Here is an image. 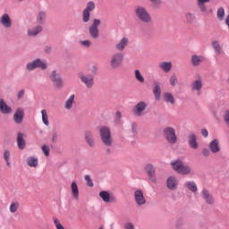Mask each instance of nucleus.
Returning <instances> with one entry per match:
<instances>
[{
  "instance_id": "obj_53",
  "label": "nucleus",
  "mask_w": 229,
  "mask_h": 229,
  "mask_svg": "<svg viewBox=\"0 0 229 229\" xmlns=\"http://www.w3.org/2000/svg\"><path fill=\"white\" fill-rule=\"evenodd\" d=\"M57 140H58V133L56 131H54L52 133V142L54 144H55V142H57Z\"/></svg>"
},
{
  "instance_id": "obj_50",
  "label": "nucleus",
  "mask_w": 229,
  "mask_h": 229,
  "mask_svg": "<svg viewBox=\"0 0 229 229\" xmlns=\"http://www.w3.org/2000/svg\"><path fill=\"white\" fill-rule=\"evenodd\" d=\"M24 94H26V91L24 89H21L18 93H17V100L21 101V99H22V98H24Z\"/></svg>"
},
{
  "instance_id": "obj_23",
  "label": "nucleus",
  "mask_w": 229,
  "mask_h": 229,
  "mask_svg": "<svg viewBox=\"0 0 229 229\" xmlns=\"http://www.w3.org/2000/svg\"><path fill=\"white\" fill-rule=\"evenodd\" d=\"M130 40L128 38H123L116 45H115V49L116 51H119L121 53L122 51H124L126 47H128Z\"/></svg>"
},
{
  "instance_id": "obj_26",
  "label": "nucleus",
  "mask_w": 229,
  "mask_h": 229,
  "mask_svg": "<svg viewBox=\"0 0 229 229\" xmlns=\"http://www.w3.org/2000/svg\"><path fill=\"white\" fill-rule=\"evenodd\" d=\"M208 148L211 153H219V151H221V147L219 146V140L217 139L213 140L209 143Z\"/></svg>"
},
{
  "instance_id": "obj_19",
  "label": "nucleus",
  "mask_w": 229,
  "mask_h": 229,
  "mask_svg": "<svg viewBox=\"0 0 229 229\" xmlns=\"http://www.w3.org/2000/svg\"><path fill=\"white\" fill-rule=\"evenodd\" d=\"M23 119H24V109L22 107H19L16 109L13 114L14 123H16V124H21Z\"/></svg>"
},
{
  "instance_id": "obj_59",
  "label": "nucleus",
  "mask_w": 229,
  "mask_h": 229,
  "mask_svg": "<svg viewBox=\"0 0 229 229\" xmlns=\"http://www.w3.org/2000/svg\"><path fill=\"white\" fill-rule=\"evenodd\" d=\"M115 117L116 119H122L123 118V114H121L120 111H117L115 114Z\"/></svg>"
},
{
  "instance_id": "obj_20",
  "label": "nucleus",
  "mask_w": 229,
  "mask_h": 229,
  "mask_svg": "<svg viewBox=\"0 0 229 229\" xmlns=\"http://www.w3.org/2000/svg\"><path fill=\"white\" fill-rule=\"evenodd\" d=\"M188 144L191 149H198L199 144H198V136L194 133H190L188 135Z\"/></svg>"
},
{
  "instance_id": "obj_38",
  "label": "nucleus",
  "mask_w": 229,
  "mask_h": 229,
  "mask_svg": "<svg viewBox=\"0 0 229 229\" xmlns=\"http://www.w3.org/2000/svg\"><path fill=\"white\" fill-rule=\"evenodd\" d=\"M185 187H187V189H189V191H191V192H198V186L194 182H187L185 183Z\"/></svg>"
},
{
  "instance_id": "obj_13",
  "label": "nucleus",
  "mask_w": 229,
  "mask_h": 229,
  "mask_svg": "<svg viewBox=\"0 0 229 229\" xmlns=\"http://www.w3.org/2000/svg\"><path fill=\"white\" fill-rule=\"evenodd\" d=\"M79 78L81 81L86 85L87 89H92V87H94V76L81 73Z\"/></svg>"
},
{
  "instance_id": "obj_63",
  "label": "nucleus",
  "mask_w": 229,
  "mask_h": 229,
  "mask_svg": "<svg viewBox=\"0 0 229 229\" xmlns=\"http://www.w3.org/2000/svg\"><path fill=\"white\" fill-rule=\"evenodd\" d=\"M5 162H6L8 167H11V166H12V165L10 164V160H7V161H5Z\"/></svg>"
},
{
  "instance_id": "obj_30",
  "label": "nucleus",
  "mask_w": 229,
  "mask_h": 229,
  "mask_svg": "<svg viewBox=\"0 0 229 229\" xmlns=\"http://www.w3.org/2000/svg\"><path fill=\"white\" fill-rule=\"evenodd\" d=\"M163 99L165 103H168L169 105H174L175 103L174 96H173L170 92L164 93Z\"/></svg>"
},
{
  "instance_id": "obj_5",
  "label": "nucleus",
  "mask_w": 229,
  "mask_h": 229,
  "mask_svg": "<svg viewBox=\"0 0 229 229\" xmlns=\"http://www.w3.org/2000/svg\"><path fill=\"white\" fill-rule=\"evenodd\" d=\"M124 62V54L123 52H116L111 55L110 58V67L111 69H119Z\"/></svg>"
},
{
  "instance_id": "obj_33",
  "label": "nucleus",
  "mask_w": 229,
  "mask_h": 229,
  "mask_svg": "<svg viewBox=\"0 0 229 229\" xmlns=\"http://www.w3.org/2000/svg\"><path fill=\"white\" fill-rule=\"evenodd\" d=\"M71 187H72V192L74 199H78V198H80V191L78 190V183H76V182H72Z\"/></svg>"
},
{
  "instance_id": "obj_39",
  "label": "nucleus",
  "mask_w": 229,
  "mask_h": 229,
  "mask_svg": "<svg viewBox=\"0 0 229 229\" xmlns=\"http://www.w3.org/2000/svg\"><path fill=\"white\" fill-rule=\"evenodd\" d=\"M9 210L12 214H15L19 210V201H13L10 205Z\"/></svg>"
},
{
  "instance_id": "obj_9",
  "label": "nucleus",
  "mask_w": 229,
  "mask_h": 229,
  "mask_svg": "<svg viewBox=\"0 0 229 229\" xmlns=\"http://www.w3.org/2000/svg\"><path fill=\"white\" fill-rule=\"evenodd\" d=\"M144 171L151 183H157V168L153 164L148 163L144 166Z\"/></svg>"
},
{
  "instance_id": "obj_57",
  "label": "nucleus",
  "mask_w": 229,
  "mask_h": 229,
  "mask_svg": "<svg viewBox=\"0 0 229 229\" xmlns=\"http://www.w3.org/2000/svg\"><path fill=\"white\" fill-rule=\"evenodd\" d=\"M89 71L93 73V74H98V66L93 65L89 68Z\"/></svg>"
},
{
  "instance_id": "obj_7",
  "label": "nucleus",
  "mask_w": 229,
  "mask_h": 229,
  "mask_svg": "<svg viewBox=\"0 0 229 229\" xmlns=\"http://www.w3.org/2000/svg\"><path fill=\"white\" fill-rule=\"evenodd\" d=\"M27 71H35V69H41V71H46L47 69V64L43 62L40 58H38L26 64Z\"/></svg>"
},
{
  "instance_id": "obj_61",
  "label": "nucleus",
  "mask_w": 229,
  "mask_h": 229,
  "mask_svg": "<svg viewBox=\"0 0 229 229\" xmlns=\"http://www.w3.org/2000/svg\"><path fill=\"white\" fill-rule=\"evenodd\" d=\"M225 24L226 26H228L229 28V14L227 15L226 19H225Z\"/></svg>"
},
{
  "instance_id": "obj_45",
  "label": "nucleus",
  "mask_w": 229,
  "mask_h": 229,
  "mask_svg": "<svg viewBox=\"0 0 229 229\" xmlns=\"http://www.w3.org/2000/svg\"><path fill=\"white\" fill-rule=\"evenodd\" d=\"M41 149H42L45 157H49V153L51 151V148H49V147L47 145H43L41 147Z\"/></svg>"
},
{
  "instance_id": "obj_15",
  "label": "nucleus",
  "mask_w": 229,
  "mask_h": 229,
  "mask_svg": "<svg viewBox=\"0 0 229 229\" xmlns=\"http://www.w3.org/2000/svg\"><path fill=\"white\" fill-rule=\"evenodd\" d=\"M0 24L3 26V28H5V30H10L12 28V18H10V14L4 13L0 18Z\"/></svg>"
},
{
  "instance_id": "obj_10",
  "label": "nucleus",
  "mask_w": 229,
  "mask_h": 229,
  "mask_svg": "<svg viewBox=\"0 0 229 229\" xmlns=\"http://www.w3.org/2000/svg\"><path fill=\"white\" fill-rule=\"evenodd\" d=\"M94 10H96V3L94 1L88 2L82 12V22L87 23L90 21V12H94Z\"/></svg>"
},
{
  "instance_id": "obj_2",
  "label": "nucleus",
  "mask_w": 229,
  "mask_h": 229,
  "mask_svg": "<svg viewBox=\"0 0 229 229\" xmlns=\"http://www.w3.org/2000/svg\"><path fill=\"white\" fill-rule=\"evenodd\" d=\"M134 13L138 21L143 24H151L153 18L151 14L148 12V9L142 5H138L134 8Z\"/></svg>"
},
{
  "instance_id": "obj_54",
  "label": "nucleus",
  "mask_w": 229,
  "mask_h": 229,
  "mask_svg": "<svg viewBox=\"0 0 229 229\" xmlns=\"http://www.w3.org/2000/svg\"><path fill=\"white\" fill-rule=\"evenodd\" d=\"M4 158L5 162H8V160H10V150H4Z\"/></svg>"
},
{
  "instance_id": "obj_4",
  "label": "nucleus",
  "mask_w": 229,
  "mask_h": 229,
  "mask_svg": "<svg viewBox=\"0 0 229 229\" xmlns=\"http://www.w3.org/2000/svg\"><path fill=\"white\" fill-rule=\"evenodd\" d=\"M163 135L168 142V144H176L178 142V136L176 135V130L173 127H165L163 130Z\"/></svg>"
},
{
  "instance_id": "obj_51",
  "label": "nucleus",
  "mask_w": 229,
  "mask_h": 229,
  "mask_svg": "<svg viewBox=\"0 0 229 229\" xmlns=\"http://www.w3.org/2000/svg\"><path fill=\"white\" fill-rule=\"evenodd\" d=\"M44 53L46 55H51V53H53V47L46 46L45 48H44Z\"/></svg>"
},
{
  "instance_id": "obj_40",
  "label": "nucleus",
  "mask_w": 229,
  "mask_h": 229,
  "mask_svg": "<svg viewBox=\"0 0 229 229\" xmlns=\"http://www.w3.org/2000/svg\"><path fill=\"white\" fill-rule=\"evenodd\" d=\"M216 17L220 21H225V8L219 7L217 9Z\"/></svg>"
},
{
  "instance_id": "obj_1",
  "label": "nucleus",
  "mask_w": 229,
  "mask_h": 229,
  "mask_svg": "<svg viewBox=\"0 0 229 229\" xmlns=\"http://www.w3.org/2000/svg\"><path fill=\"white\" fill-rule=\"evenodd\" d=\"M172 169L178 174L182 176H187L188 174H192V168L189 165L183 164L182 159H176L170 163Z\"/></svg>"
},
{
  "instance_id": "obj_41",
  "label": "nucleus",
  "mask_w": 229,
  "mask_h": 229,
  "mask_svg": "<svg viewBox=\"0 0 229 229\" xmlns=\"http://www.w3.org/2000/svg\"><path fill=\"white\" fill-rule=\"evenodd\" d=\"M134 76L137 81H140V83H144V76H142V73H140V71L135 70Z\"/></svg>"
},
{
  "instance_id": "obj_56",
  "label": "nucleus",
  "mask_w": 229,
  "mask_h": 229,
  "mask_svg": "<svg viewBox=\"0 0 229 229\" xmlns=\"http://www.w3.org/2000/svg\"><path fill=\"white\" fill-rule=\"evenodd\" d=\"M124 228L125 229H135V226L133 225V224L129 222V223L124 225Z\"/></svg>"
},
{
  "instance_id": "obj_46",
  "label": "nucleus",
  "mask_w": 229,
  "mask_h": 229,
  "mask_svg": "<svg viewBox=\"0 0 229 229\" xmlns=\"http://www.w3.org/2000/svg\"><path fill=\"white\" fill-rule=\"evenodd\" d=\"M176 83H178V78L176 77V74H173L170 78V84L172 87H175Z\"/></svg>"
},
{
  "instance_id": "obj_36",
  "label": "nucleus",
  "mask_w": 229,
  "mask_h": 229,
  "mask_svg": "<svg viewBox=\"0 0 229 229\" xmlns=\"http://www.w3.org/2000/svg\"><path fill=\"white\" fill-rule=\"evenodd\" d=\"M74 95H71L70 98L64 102L65 110H71L72 108V105H74Z\"/></svg>"
},
{
  "instance_id": "obj_55",
  "label": "nucleus",
  "mask_w": 229,
  "mask_h": 229,
  "mask_svg": "<svg viewBox=\"0 0 229 229\" xmlns=\"http://www.w3.org/2000/svg\"><path fill=\"white\" fill-rule=\"evenodd\" d=\"M202 155L206 157H210V150H208V148H203Z\"/></svg>"
},
{
  "instance_id": "obj_52",
  "label": "nucleus",
  "mask_w": 229,
  "mask_h": 229,
  "mask_svg": "<svg viewBox=\"0 0 229 229\" xmlns=\"http://www.w3.org/2000/svg\"><path fill=\"white\" fill-rule=\"evenodd\" d=\"M198 6H199L200 12H202V13L207 12V5H205V4L198 3Z\"/></svg>"
},
{
  "instance_id": "obj_24",
  "label": "nucleus",
  "mask_w": 229,
  "mask_h": 229,
  "mask_svg": "<svg viewBox=\"0 0 229 229\" xmlns=\"http://www.w3.org/2000/svg\"><path fill=\"white\" fill-rule=\"evenodd\" d=\"M44 30V27L42 25H38L32 29H29L27 31L28 37H37V35H39V33H42Z\"/></svg>"
},
{
  "instance_id": "obj_49",
  "label": "nucleus",
  "mask_w": 229,
  "mask_h": 229,
  "mask_svg": "<svg viewBox=\"0 0 229 229\" xmlns=\"http://www.w3.org/2000/svg\"><path fill=\"white\" fill-rule=\"evenodd\" d=\"M131 131L132 133V137H135V135H137V123H131Z\"/></svg>"
},
{
  "instance_id": "obj_17",
  "label": "nucleus",
  "mask_w": 229,
  "mask_h": 229,
  "mask_svg": "<svg viewBox=\"0 0 229 229\" xmlns=\"http://www.w3.org/2000/svg\"><path fill=\"white\" fill-rule=\"evenodd\" d=\"M148 108V104L144 101H140L133 108V114L137 115L138 117L142 116V113L144 110Z\"/></svg>"
},
{
  "instance_id": "obj_29",
  "label": "nucleus",
  "mask_w": 229,
  "mask_h": 229,
  "mask_svg": "<svg viewBox=\"0 0 229 229\" xmlns=\"http://www.w3.org/2000/svg\"><path fill=\"white\" fill-rule=\"evenodd\" d=\"M47 13L46 11H39L37 14V22L39 26H42L46 22Z\"/></svg>"
},
{
  "instance_id": "obj_58",
  "label": "nucleus",
  "mask_w": 229,
  "mask_h": 229,
  "mask_svg": "<svg viewBox=\"0 0 229 229\" xmlns=\"http://www.w3.org/2000/svg\"><path fill=\"white\" fill-rule=\"evenodd\" d=\"M200 133L203 137H208V131L207 129H201Z\"/></svg>"
},
{
  "instance_id": "obj_25",
  "label": "nucleus",
  "mask_w": 229,
  "mask_h": 229,
  "mask_svg": "<svg viewBox=\"0 0 229 229\" xmlns=\"http://www.w3.org/2000/svg\"><path fill=\"white\" fill-rule=\"evenodd\" d=\"M191 62L193 67H198L201 65L202 62H205V57L203 55H191Z\"/></svg>"
},
{
  "instance_id": "obj_21",
  "label": "nucleus",
  "mask_w": 229,
  "mask_h": 229,
  "mask_svg": "<svg viewBox=\"0 0 229 229\" xmlns=\"http://www.w3.org/2000/svg\"><path fill=\"white\" fill-rule=\"evenodd\" d=\"M153 85H154L153 94H154L157 101H158V100H160V96L162 94V89L160 88L161 83L158 81H154Z\"/></svg>"
},
{
  "instance_id": "obj_11",
  "label": "nucleus",
  "mask_w": 229,
  "mask_h": 229,
  "mask_svg": "<svg viewBox=\"0 0 229 229\" xmlns=\"http://www.w3.org/2000/svg\"><path fill=\"white\" fill-rule=\"evenodd\" d=\"M49 78L52 83H54V87H55V89L64 88V80H62V75H60L56 70L51 72Z\"/></svg>"
},
{
  "instance_id": "obj_22",
  "label": "nucleus",
  "mask_w": 229,
  "mask_h": 229,
  "mask_svg": "<svg viewBox=\"0 0 229 229\" xmlns=\"http://www.w3.org/2000/svg\"><path fill=\"white\" fill-rule=\"evenodd\" d=\"M166 187L170 191H176V189L178 188V181L176 180V177L174 176L168 177L166 181Z\"/></svg>"
},
{
  "instance_id": "obj_34",
  "label": "nucleus",
  "mask_w": 229,
  "mask_h": 229,
  "mask_svg": "<svg viewBox=\"0 0 229 229\" xmlns=\"http://www.w3.org/2000/svg\"><path fill=\"white\" fill-rule=\"evenodd\" d=\"M211 46L215 50V53H216V55H221V51H223V47H221V44H219V41L213 40L211 42Z\"/></svg>"
},
{
  "instance_id": "obj_60",
  "label": "nucleus",
  "mask_w": 229,
  "mask_h": 229,
  "mask_svg": "<svg viewBox=\"0 0 229 229\" xmlns=\"http://www.w3.org/2000/svg\"><path fill=\"white\" fill-rule=\"evenodd\" d=\"M198 1H199L198 3H202V4L210 3V0H198Z\"/></svg>"
},
{
  "instance_id": "obj_18",
  "label": "nucleus",
  "mask_w": 229,
  "mask_h": 229,
  "mask_svg": "<svg viewBox=\"0 0 229 229\" xmlns=\"http://www.w3.org/2000/svg\"><path fill=\"white\" fill-rule=\"evenodd\" d=\"M191 87L193 92H197V96H200L201 89H203V81L201 80V78L195 80L191 82Z\"/></svg>"
},
{
  "instance_id": "obj_28",
  "label": "nucleus",
  "mask_w": 229,
  "mask_h": 229,
  "mask_svg": "<svg viewBox=\"0 0 229 229\" xmlns=\"http://www.w3.org/2000/svg\"><path fill=\"white\" fill-rule=\"evenodd\" d=\"M0 112L5 114H12V107L8 106V104L3 98L0 99Z\"/></svg>"
},
{
  "instance_id": "obj_64",
  "label": "nucleus",
  "mask_w": 229,
  "mask_h": 229,
  "mask_svg": "<svg viewBox=\"0 0 229 229\" xmlns=\"http://www.w3.org/2000/svg\"><path fill=\"white\" fill-rule=\"evenodd\" d=\"M98 229H105V228H103V227H99Z\"/></svg>"
},
{
  "instance_id": "obj_27",
  "label": "nucleus",
  "mask_w": 229,
  "mask_h": 229,
  "mask_svg": "<svg viewBox=\"0 0 229 229\" xmlns=\"http://www.w3.org/2000/svg\"><path fill=\"white\" fill-rule=\"evenodd\" d=\"M17 146L19 149H26V140H24V134L22 132L17 133Z\"/></svg>"
},
{
  "instance_id": "obj_42",
  "label": "nucleus",
  "mask_w": 229,
  "mask_h": 229,
  "mask_svg": "<svg viewBox=\"0 0 229 229\" xmlns=\"http://www.w3.org/2000/svg\"><path fill=\"white\" fill-rule=\"evenodd\" d=\"M183 225H184L183 218L179 217V218H177V220L175 221L174 227H175L176 229H182V228H183Z\"/></svg>"
},
{
  "instance_id": "obj_6",
  "label": "nucleus",
  "mask_w": 229,
  "mask_h": 229,
  "mask_svg": "<svg viewBox=\"0 0 229 229\" xmlns=\"http://www.w3.org/2000/svg\"><path fill=\"white\" fill-rule=\"evenodd\" d=\"M99 26H101V20L94 19L93 23L89 27V35L93 40L99 38Z\"/></svg>"
},
{
  "instance_id": "obj_3",
  "label": "nucleus",
  "mask_w": 229,
  "mask_h": 229,
  "mask_svg": "<svg viewBox=\"0 0 229 229\" xmlns=\"http://www.w3.org/2000/svg\"><path fill=\"white\" fill-rule=\"evenodd\" d=\"M100 140L106 148L114 146V138H112V131L107 126H103L98 131Z\"/></svg>"
},
{
  "instance_id": "obj_16",
  "label": "nucleus",
  "mask_w": 229,
  "mask_h": 229,
  "mask_svg": "<svg viewBox=\"0 0 229 229\" xmlns=\"http://www.w3.org/2000/svg\"><path fill=\"white\" fill-rule=\"evenodd\" d=\"M99 196L105 203H115V201H117L115 196L110 195V192L108 191H100Z\"/></svg>"
},
{
  "instance_id": "obj_43",
  "label": "nucleus",
  "mask_w": 229,
  "mask_h": 229,
  "mask_svg": "<svg viewBox=\"0 0 229 229\" xmlns=\"http://www.w3.org/2000/svg\"><path fill=\"white\" fill-rule=\"evenodd\" d=\"M52 219L54 221V225H55L56 229H65V227H64L62 225V223H60V220H58V218H56L55 216H53Z\"/></svg>"
},
{
  "instance_id": "obj_35",
  "label": "nucleus",
  "mask_w": 229,
  "mask_h": 229,
  "mask_svg": "<svg viewBox=\"0 0 229 229\" xmlns=\"http://www.w3.org/2000/svg\"><path fill=\"white\" fill-rule=\"evenodd\" d=\"M185 20L188 24H194V22H196V14L192 13H186Z\"/></svg>"
},
{
  "instance_id": "obj_31",
  "label": "nucleus",
  "mask_w": 229,
  "mask_h": 229,
  "mask_svg": "<svg viewBox=\"0 0 229 229\" xmlns=\"http://www.w3.org/2000/svg\"><path fill=\"white\" fill-rule=\"evenodd\" d=\"M159 69H162L164 72H169L173 69V63L162 62L159 64Z\"/></svg>"
},
{
  "instance_id": "obj_12",
  "label": "nucleus",
  "mask_w": 229,
  "mask_h": 229,
  "mask_svg": "<svg viewBox=\"0 0 229 229\" xmlns=\"http://www.w3.org/2000/svg\"><path fill=\"white\" fill-rule=\"evenodd\" d=\"M84 140L89 148H94L96 146V138L92 131H85Z\"/></svg>"
},
{
  "instance_id": "obj_14",
  "label": "nucleus",
  "mask_w": 229,
  "mask_h": 229,
  "mask_svg": "<svg viewBox=\"0 0 229 229\" xmlns=\"http://www.w3.org/2000/svg\"><path fill=\"white\" fill-rule=\"evenodd\" d=\"M134 199L138 207H142V205H146V198H144V193L140 190H137L134 191Z\"/></svg>"
},
{
  "instance_id": "obj_8",
  "label": "nucleus",
  "mask_w": 229,
  "mask_h": 229,
  "mask_svg": "<svg viewBox=\"0 0 229 229\" xmlns=\"http://www.w3.org/2000/svg\"><path fill=\"white\" fill-rule=\"evenodd\" d=\"M200 198L208 207H214V205H216V197H214V194H212V192L208 189H202Z\"/></svg>"
},
{
  "instance_id": "obj_37",
  "label": "nucleus",
  "mask_w": 229,
  "mask_h": 229,
  "mask_svg": "<svg viewBox=\"0 0 229 229\" xmlns=\"http://www.w3.org/2000/svg\"><path fill=\"white\" fill-rule=\"evenodd\" d=\"M42 122L45 126H49V114H47V111L46 109L41 110Z\"/></svg>"
},
{
  "instance_id": "obj_44",
  "label": "nucleus",
  "mask_w": 229,
  "mask_h": 229,
  "mask_svg": "<svg viewBox=\"0 0 229 229\" xmlns=\"http://www.w3.org/2000/svg\"><path fill=\"white\" fill-rule=\"evenodd\" d=\"M84 180L87 182L88 187H94V182H92L90 175L89 174L85 175Z\"/></svg>"
},
{
  "instance_id": "obj_62",
  "label": "nucleus",
  "mask_w": 229,
  "mask_h": 229,
  "mask_svg": "<svg viewBox=\"0 0 229 229\" xmlns=\"http://www.w3.org/2000/svg\"><path fill=\"white\" fill-rule=\"evenodd\" d=\"M106 155H110V153H112V150L110 148H106Z\"/></svg>"
},
{
  "instance_id": "obj_32",
  "label": "nucleus",
  "mask_w": 229,
  "mask_h": 229,
  "mask_svg": "<svg viewBox=\"0 0 229 229\" xmlns=\"http://www.w3.org/2000/svg\"><path fill=\"white\" fill-rule=\"evenodd\" d=\"M27 165H29V167H38V158L35 157H28Z\"/></svg>"
},
{
  "instance_id": "obj_47",
  "label": "nucleus",
  "mask_w": 229,
  "mask_h": 229,
  "mask_svg": "<svg viewBox=\"0 0 229 229\" xmlns=\"http://www.w3.org/2000/svg\"><path fill=\"white\" fill-rule=\"evenodd\" d=\"M81 46H83V47H90V46H92V41L86 39V40H82L80 41Z\"/></svg>"
},
{
  "instance_id": "obj_48",
  "label": "nucleus",
  "mask_w": 229,
  "mask_h": 229,
  "mask_svg": "<svg viewBox=\"0 0 229 229\" xmlns=\"http://www.w3.org/2000/svg\"><path fill=\"white\" fill-rule=\"evenodd\" d=\"M153 8H159L162 4V0H149Z\"/></svg>"
}]
</instances>
